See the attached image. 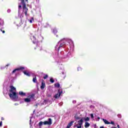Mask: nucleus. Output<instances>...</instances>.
Masks as SVG:
<instances>
[{
  "instance_id": "obj_1",
  "label": "nucleus",
  "mask_w": 128,
  "mask_h": 128,
  "mask_svg": "<svg viewBox=\"0 0 128 128\" xmlns=\"http://www.w3.org/2000/svg\"><path fill=\"white\" fill-rule=\"evenodd\" d=\"M10 90H9L10 92V97L12 100H16V98H18V96H16V89L14 86H10Z\"/></svg>"
},
{
  "instance_id": "obj_2",
  "label": "nucleus",
  "mask_w": 128,
  "mask_h": 128,
  "mask_svg": "<svg viewBox=\"0 0 128 128\" xmlns=\"http://www.w3.org/2000/svg\"><path fill=\"white\" fill-rule=\"evenodd\" d=\"M63 40H60L58 42V44L55 46V50L58 52L62 48H64V46H66V43L64 42H62Z\"/></svg>"
},
{
  "instance_id": "obj_3",
  "label": "nucleus",
  "mask_w": 128,
  "mask_h": 128,
  "mask_svg": "<svg viewBox=\"0 0 128 128\" xmlns=\"http://www.w3.org/2000/svg\"><path fill=\"white\" fill-rule=\"evenodd\" d=\"M21 4L22 6V8H23L22 14H24L26 16H28L27 14H28V8H26V3H24V0H21Z\"/></svg>"
},
{
  "instance_id": "obj_4",
  "label": "nucleus",
  "mask_w": 128,
  "mask_h": 128,
  "mask_svg": "<svg viewBox=\"0 0 128 128\" xmlns=\"http://www.w3.org/2000/svg\"><path fill=\"white\" fill-rule=\"evenodd\" d=\"M52 124V118H49L48 119V121L46 120L43 122V124H44V126H51V124Z\"/></svg>"
},
{
  "instance_id": "obj_5",
  "label": "nucleus",
  "mask_w": 128,
  "mask_h": 128,
  "mask_svg": "<svg viewBox=\"0 0 128 128\" xmlns=\"http://www.w3.org/2000/svg\"><path fill=\"white\" fill-rule=\"evenodd\" d=\"M31 40H32L33 44H36L38 46V42L36 40L34 36H31Z\"/></svg>"
},
{
  "instance_id": "obj_6",
  "label": "nucleus",
  "mask_w": 128,
  "mask_h": 128,
  "mask_svg": "<svg viewBox=\"0 0 128 128\" xmlns=\"http://www.w3.org/2000/svg\"><path fill=\"white\" fill-rule=\"evenodd\" d=\"M24 67H20L19 68H16L15 70H14L12 72V74H14V72H18V70H24Z\"/></svg>"
},
{
  "instance_id": "obj_7",
  "label": "nucleus",
  "mask_w": 128,
  "mask_h": 128,
  "mask_svg": "<svg viewBox=\"0 0 128 128\" xmlns=\"http://www.w3.org/2000/svg\"><path fill=\"white\" fill-rule=\"evenodd\" d=\"M45 87H46V83L44 82H42V85L40 86L41 90H44V88Z\"/></svg>"
},
{
  "instance_id": "obj_8",
  "label": "nucleus",
  "mask_w": 128,
  "mask_h": 128,
  "mask_svg": "<svg viewBox=\"0 0 128 128\" xmlns=\"http://www.w3.org/2000/svg\"><path fill=\"white\" fill-rule=\"evenodd\" d=\"M21 10H22V6L19 5L18 6V14H22Z\"/></svg>"
},
{
  "instance_id": "obj_9",
  "label": "nucleus",
  "mask_w": 128,
  "mask_h": 128,
  "mask_svg": "<svg viewBox=\"0 0 128 128\" xmlns=\"http://www.w3.org/2000/svg\"><path fill=\"white\" fill-rule=\"evenodd\" d=\"M61 93L60 92H58V94H56L54 96V98H60V96Z\"/></svg>"
},
{
  "instance_id": "obj_10",
  "label": "nucleus",
  "mask_w": 128,
  "mask_h": 128,
  "mask_svg": "<svg viewBox=\"0 0 128 128\" xmlns=\"http://www.w3.org/2000/svg\"><path fill=\"white\" fill-rule=\"evenodd\" d=\"M19 94L20 96H24L26 95V93L22 92H19Z\"/></svg>"
},
{
  "instance_id": "obj_11",
  "label": "nucleus",
  "mask_w": 128,
  "mask_h": 128,
  "mask_svg": "<svg viewBox=\"0 0 128 128\" xmlns=\"http://www.w3.org/2000/svg\"><path fill=\"white\" fill-rule=\"evenodd\" d=\"M103 122H104L106 124H110V122L106 120V119H103Z\"/></svg>"
},
{
  "instance_id": "obj_12",
  "label": "nucleus",
  "mask_w": 128,
  "mask_h": 128,
  "mask_svg": "<svg viewBox=\"0 0 128 128\" xmlns=\"http://www.w3.org/2000/svg\"><path fill=\"white\" fill-rule=\"evenodd\" d=\"M79 126H82V122H84V120L82 119H81L78 122Z\"/></svg>"
},
{
  "instance_id": "obj_13",
  "label": "nucleus",
  "mask_w": 128,
  "mask_h": 128,
  "mask_svg": "<svg viewBox=\"0 0 128 128\" xmlns=\"http://www.w3.org/2000/svg\"><path fill=\"white\" fill-rule=\"evenodd\" d=\"M24 102H30V98H26L24 99Z\"/></svg>"
},
{
  "instance_id": "obj_14",
  "label": "nucleus",
  "mask_w": 128,
  "mask_h": 128,
  "mask_svg": "<svg viewBox=\"0 0 128 128\" xmlns=\"http://www.w3.org/2000/svg\"><path fill=\"white\" fill-rule=\"evenodd\" d=\"M23 72L24 74H25L28 76H30V72H26V71Z\"/></svg>"
},
{
  "instance_id": "obj_15",
  "label": "nucleus",
  "mask_w": 128,
  "mask_h": 128,
  "mask_svg": "<svg viewBox=\"0 0 128 128\" xmlns=\"http://www.w3.org/2000/svg\"><path fill=\"white\" fill-rule=\"evenodd\" d=\"M90 126V123H88V122H86L85 123L84 127L85 128H88V126Z\"/></svg>"
},
{
  "instance_id": "obj_16",
  "label": "nucleus",
  "mask_w": 128,
  "mask_h": 128,
  "mask_svg": "<svg viewBox=\"0 0 128 128\" xmlns=\"http://www.w3.org/2000/svg\"><path fill=\"white\" fill-rule=\"evenodd\" d=\"M74 124V122L72 121L70 123H69L67 126H69L70 128V126H72V124Z\"/></svg>"
},
{
  "instance_id": "obj_17",
  "label": "nucleus",
  "mask_w": 128,
  "mask_h": 128,
  "mask_svg": "<svg viewBox=\"0 0 128 128\" xmlns=\"http://www.w3.org/2000/svg\"><path fill=\"white\" fill-rule=\"evenodd\" d=\"M61 76L63 78H66V74H64V72H62V74H61Z\"/></svg>"
},
{
  "instance_id": "obj_18",
  "label": "nucleus",
  "mask_w": 128,
  "mask_h": 128,
  "mask_svg": "<svg viewBox=\"0 0 128 128\" xmlns=\"http://www.w3.org/2000/svg\"><path fill=\"white\" fill-rule=\"evenodd\" d=\"M34 94H32L28 96L29 98H34Z\"/></svg>"
},
{
  "instance_id": "obj_19",
  "label": "nucleus",
  "mask_w": 128,
  "mask_h": 128,
  "mask_svg": "<svg viewBox=\"0 0 128 128\" xmlns=\"http://www.w3.org/2000/svg\"><path fill=\"white\" fill-rule=\"evenodd\" d=\"M33 82H37L38 80H36V77H34L32 80Z\"/></svg>"
},
{
  "instance_id": "obj_20",
  "label": "nucleus",
  "mask_w": 128,
  "mask_h": 128,
  "mask_svg": "<svg viewBox=\"0 0 128 128\" xmlns=\"http://www.w3.org/2000/svg\"><path fill=\"white\" fill-rule=\"evenodd\" d=\"M42 124H44V122H39V124H38V126H42Z\"/></svg>"
},
{
  "instance_id": "obj_21",
  "label": "nucleus",
  "mask_w": 128,
  "mask_h": 128,
  "mask_svg": "<svg viewBox=\"0 0 128 128\" xmlns=\"http://www.w3.org/2000/svg\"><path fill=\"white\" fill-rule=\"evenodd\" d=\"M50 82H52V84H54V78H51L50 79Z\"/></svg>"
},
{
  "instance_id": "obj_22",
  "label": "nucleus",
  "mask_w": 128,
  "mask_h": 128,
  "mask_svg": "<svg viewBox=\"0 0 128 128\" xmlns=\"http://www.w3.org/2000/svg\"><path fill=\"white\" fill-rule=\"evenodd\" d=\"M4 24V21L0 20V26H2Z\"/></svg>"
},
{
  "instance_id": "obj_23",
  "label": "nucleus",
  "mask_w": 128,
  "mask_h": 128,
  "mask_svg": "<svg viewBox=\"0 0 128 128\" xmlns=\"http://www.w3.org/2000/svg\"><path fill=\"white\" fill-rule=\"evenodd\" d=\"M53 32L54 34H56V32H58V30H56V29L54 28L53 30Z\"/></svg>"
},
{
  "instance_id": "obj_24",
  "label": "nucleus",
  "mask_w": 128,
  "mask_h": 128,
  "mask_svg": "<svg viewBox=\"0 0 128 128\" xmlns=\"http://www.w3.org/2000/svg\"><path fill=\"white\" fill-rule=\"evenodd\" d=\"M55 86L56 88H58L60 86V84H58V83L56 84H55Z\"/></svg>"
},
{
  "instance_id": "obj_25",
  "label": "nucleus",
  "mask_w": 128,
  "mask_h": 128,
  "mask_svg": "<svg viewBox=\"0 0 128 128\" xmlns=\"http://www.w3.org/2000/svg\"><path fill=\"white\" fill-rule=\"evenodd\" d=\"M90 120V118H88V117H87L86 119H85V122H88Z\"/></svg>"
},
{
  "instance_id": "obj_26",
  "label": "nucleus",
  "mask_w": 128,
  "mask_h": 128,
  "mask_svg": "<svg viewBox=\"0 0 128 128\" xmlns=\"http://www.w3.org/2000/svg\"><path fill=\"white\" fill-rule=\"evenodd\" d=\"M48 76L46 74V75L44 77V80H46V78H48Z\"/></svg>"
},
{
  "instance_id": "obj_27",
  "label": "nucleus",
  "mask_w": 128,
  "mask_h": 128,
  "mask_svg": "<svg viewBox=\"0 0 128 128\" xmlns=\"http://www.w3.org/2000/svg\"><path fill=\"white\" fill-rule=\"evenodd\" d=\"M64 104V103L62 102H61L60 103L58 104V105L60 106H62V104Z\"/></svg>"
},
{
  "instance_id": "obj_28",
  "label": "nucleus",
  "mask_w": 128,
  "mask_h": 128,
  "mask_svg": "<svg viewBox=\"0 0 128 128\" xmlns=\"http://www.w3.org/2000/svg\"><path fill=\"white\" fill-rule=\"evenodd\" d=\"M110 124L114 125V122L113 121H111V122H110Z\"/></svg>"
},
{
  "instance_id": "obj_29",
  "label": "nucleus",
  "mask_w": 128,
  "mask_h": 128,
  "mask_svg": "<svg viewBox=\"0 0 128 128\" xmlns=\"http://www.w3.org/2000/svg\"><path fill=\"white\" fill-rule=\"evenodd\" d=\"M2 122H0V128L2 127Z\"/></svg>"
},
{
  "instance_id": "obj_30",
  "label": "nucleus",
  "mask_w": 128,
  "mask_h": 128,
  "mask_svg": "<svg viewBox=\"0 0 128 128\" xmlns=\"http://www.w3.org/2000/svg\"><path fill=\"white\" fill-rule=\"evenodd\" d=\"M118 118H122V115L118 114Z\"/></svg>"
},
{
  "instance_id": "obj_31",
  "label": "nucleus",
  "mask_w": 128,
  "mask_h": 128,
  "mask_svg": "<svg viewBox=\"0 0 128 128\" xmlns=\"http://www.w3.org/2000/svg\"><path fill=\"white\" fill-rule=\"evenodd\" d=\"M90 116L92 118H94V114H90Z\"/></svg>"
},
{
  "instance_id": "obj_32",
  "label": "nucleus",
  "mask_w": 128,
  "mask_h": 128,
  "mask_svg": "<svg viewBox=\"0 0 128 128\" xmlns=\"http://www.w3.org/2000/svg\"><path fill=\"white\" fill-rule=\"evenodd\" d=\"M0 30H1V32H2V34H4V32H6L4 30H2V29H0Z\"/></svg>"
},
{
  "instance_id": "obj_33",
  "label": "nucleus",
  "mask_w": 128,
  "mask_h": 128,
  "mask_svg": "<svg viewBox=\"0 0 128 128\" xmlns=\"http://www.w3.org/2000/svg\"><path fill=\"white\" fill-rule=\"evenodd\" d=\"M75 118H76V120H78L80 118V117L75 116Z\"/></svg>"
},
{
  "instance_id": "obj_34",
  "label": "nucleus",
  "mask_w": 128,
  "mask_h": 128,
  "mask_svg": "<svg viewBox=\"0 0 128 128\" xmlns=\"http://www.w3.org/2000/svg\"><path fill=\"white\" fill-rule=\"evenodd\" d=\"M77 128H82V126L80 125V126H78Z\"/></svg>"
},
{
  "instance_id": "obj_35",
  "label": "nucleus",
  "mask_w": 128,
  "mask_h": 128,
  "mask_svg": "<svg viewBox=\"0 0 128 128\" xmlns=\"http://www.w3.org/2000/svg\"><path fill=\"white\" fill-rule=\"evenodd\" d=\"M7 12H10V10L8 9V10H7Z\"/></svg>"
},
{
  "instance_id": "obj_36",
  "label": "nucleus",
  "mask_w": 128,
  "mask_h": 128,
  "mask_svg": "<svg viewBox=\"0 0 128 128\" xmlns=\"http://www.w3.org/2000/svg\"><path fill=\"white\" fill-rule=\"evenodd\" d=\"M73 104H76V100H73L72 102Z\"/></svg>"
},
{
  "instance_id": "obj_37",
  "label": "nucleus",
  "mask_w": 128,
  "mask_h": 128,
  "mask_svg": "<svg viewBox=\"0 0 128 128\" xmlns=\"http://www.w3.org/2000/svg\"><path fill=\"white\" fill-rule=\"evenodd\" d=\"M30 24H32V20H30Z\"/></svg>"
},
{
  "instance_id": "obj_38",
  "label": "nucleus",
  "mask_w": 128,
  "mask_h": 128,
  "mask_svg": "<svg viewBox=\"0 0 128 128\" xmlns=\"http://www.w3.org/2000/svg\"><path fill=\"white\" fill-rule=\"evenodd\" d=\"M80 70V68H78V70Z\"/></svg>"
},
{
  "instance_id": "obj_39",
  "label": "nucleus",
  "mask_w": 128,
  "mask_h": 128,
  "mask_svg": "<svg viewBox=\"0 0 128 128\" xmlns=\"http://www.w3.org/2000/svg\"><path fill=\"white\" fill-rule=\"evenodd\" d=\"M1 120H4V118L2 117V118H1Z\"/></svg>"
},
{
  "instance_id": "obj_40",
  "label": "nucleus",
  "mask_w": 128,
  "mask_h": 128,
  "mask_svg": "<svg viewBox=\"0 0 128 128\" xmlns=\"http://www.w3.org/2000/svg\"><path fill=\"white\" fill-rule=\"evenodd\" d=\"M117 127H118V128H120V125H118Z\"/></svg>"
},
{
  "instance_id": "obj_41",
  "label": "nucleus",
  "mask_w": 128,
  "mask_h": 128,
  "mask_svg": "<svg viewBox=\"0 0 128 128\" xmlns=\"http://www.w3.org/2000/svg\"><path fill=\"white\" fill-rule=\"evenodd\" d=\"M31 20H34V18H32Z\"/></svg>"
},
{
  "instance_id": "obj_42",
  "label": "nucleus",
  "mask_w": 128,
  "mask_h": 128,
  "mask_svg": "<svg viewBox=\"0 0 128 128\" xmlns=\"http://www.w3.org/2000/svg\"><path fill=\"white\" fill-rule=\"evenodd\" d=\"M100 128H104V126H100Z\"/></svg>"
},
{
  "instance_id": "obj_43",
  "label": "nucleus",
  "mask_w": 128,
  "mask_h": 128,
  "mask_svg": "<svg viewBox=\"0 0 128 128\" xmlns=\"http://www.w3.org/2000/svg\"><path fill=\"white\" fill-rule=\"evenodd\" d=\"M70 127H69L68 126H67L66 128H70Z\"/></svg>"
},
{
  "instance_id": "obj_44",
  "label": "nucleus",
  "mask_w": 128,
  "mask_h": 128,
  "mask_svg": "<svg viewBox=\"0 0 128 128\" xmlns=\"http://www.w3.org/2000/svg\"><path fill=\"white\" fill-rule=\"evenodd\" d=\"M94 126H96V124H95V125H94Z\"/></svg>"
},
{
  "instance_id": "obj_45",
  "label": "nucleus",
  "mask_w": 128,
  "mask_h": 128,
  "mask_svg": "<svg viewBox=\"0 0 128 128\" xmlns=\"http://www.w3.org/2000/svg\"><path fill=\"white\" fill-rule=\"evenodd\" d=\"M6 66H8V64H7Z\"/></svg>"
},
{
  "instance_id": "obj_46",
  "label": "nucleus",
  "mask_w": 128,
  "mask_h": 128,
  "mask_svg": "<svg viewBox=\"0 0 128 128\" xmlns=\"http://www.w3.org/2000/svg\"><path fill=\"white\" fill-rule=\"evenodd\" d=\"M30 122H32V120H30Z\"/></svg>"
},
{
  "instance_id": "obj_47",
  "label": "nucleus",
  "mask_w": 128,
  "mask_h": 128,
  "mask_svg": "<svg viewBox=\"0 0 128 128\" xmlns=\"http://www.w3.org/2000/svg\"><path fill=\"white\" fill-rule=\"evenodd\" d=\"M26 0V2H28V0Z\"/></svg>"
},
{
  "instance_id": "obj_48",
  "label": "nucleus",
  "mask_w": 128,
  "mask_h": 128,
  "mask_svg": "<svg viewBox=\"0 0 128 128\" xmlns=\"http://www.w3.org/2000/svg\"><path fill=\"white\" fill-rule=\"evenodd\" d=\"M99 118V120H100V118Z\"/></svg>"
},
{
  "instance_id": "obj_49",
  "label": "nucleus",
  "mask_w": 128,
  "mask_h": 128,
  "mask_svg": "<svg viewBox=\"0 0 128 128\" xmlns=\"http://www.w3.org/2000/svg\"><path fill=\"white\" fill-rule=\"evenodd\" d=\"M56 36H58V35H56Z\"/></svg>"
}]
</instances>
